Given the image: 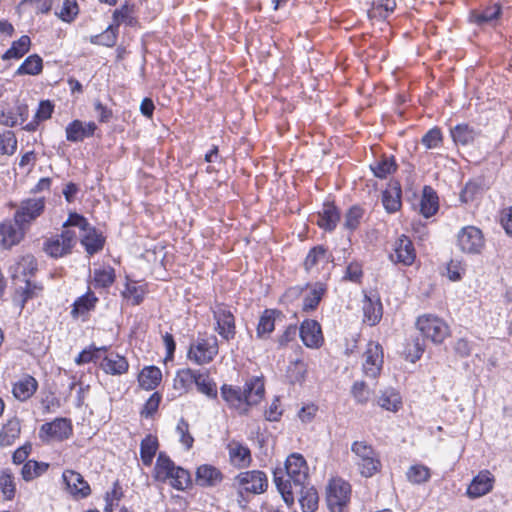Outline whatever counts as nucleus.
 Here are the masks:
<instances>
[{
	"mask_svg": "<svg viewBox=\"0 0 512 512\" xmlns=\"http://www.w3.org/2000/svg\"><path fill=\"white\" fill-rule=\"evenodd\" d=\"M308 471L307 462L299 453H292L282 467L275 468L274 483L288 506L293 505L292 489H301L306 484Z\"/></svg>",
	"mask_w": 512,
	"mask_h": 512,
	"instance_id": "obj_1",
	"label": "nucleus"
},
{
	"mask_svg": "<svg viewBox=\"0 0 512 512\" xmlns=\"http://www.w3.org/2000/svg\"><path fill=\"white\" fill-rule=\"evenodd\" d=\"M153 477L160 482L170 480L171 486L177 490H184L191 483L189 472L175 466L174 462L164 453L158 455Z\"/></svg>",
	"mask_w": 512,
	"mask_h": 512,
	"instance_id": "obj_2",
	"label": "nucleus"
},
{
	"mask_svg": "<svg viewBox=\"0 0 512 512\" xmlns=\"http://www.w3.org/2000/svg\"><path fill=\"white\" fill-rule=\"evenodd\" d=\"M65 226L77 227L80 231L82 245L88 254L93 255L102 250L104 246L103 236L88 223V221L77 213L70 214L65 222Z\"/></svg>",
	"mask_w": 512,
	"mask_h": 512,
	"instance_id": "obj_3",
	"label": "nucleus"
},
{
	"mask_svg": "<svg viewBox=\"0 0 512 512\" xmlns=\"http://www.w3.org/2000/svg\"><path fill=\"white\" fill-rule=\"evenodd\" d=\"M355 464L364 477H371L380 470L381 462L373 447L364 441H355L351 446Z\"/></svg>",
	"mask_w": 512,
	"mask_h": 512,
	"instance_id": "obj_4",
	"label": "nucleus"
},
{
	"mask_svg": "<svg viewBox=\"0 0 512 512\" xmlns=\"http://www.w3.org/2000/svg\"><path fill=\"white\" fill-rule=\"evenodd\" d=\"M218 350V340L215 336L198 337L190 344L187 357L197 365H205L213 361Z\"/></svg>",
	"mask_w": 512,
	"mask_h": 512,
	"instance_id": "obj_5",
	"label": "nucleus"
},
{
	"mask_svg": "<svg viewBox=\"0 0 512 512\" xmlns=\"http://www.w3.org/2000/svg\"><path fill=\"white\" fill-rule=\"evenodd\" d=\"M351 494V486L348 482L335 478L332 479L326 489V501L331 512H342L348 504Z\"/></svg>",
	"mask_w": 512,
	"mask_h": 512,
	"instance_id": "obj_6",
	"label": "nucleus"
},
{
	"mask_svg": "<svg viewBox=\"0 0 512 512\" xmlns=\"http://www.w3.org/2000/svg\"><path fill=\"white\" fill-rule=\"evenodd\" d=\"M416 326L425 338L434 343H442L449 334L447 324L439 317L430 314L418 317Z\"/></svg>",
	"mask_w": 512,
	"mask_h": 512,
	"instance_id": "obj_7",
	"label": "nucleus"
},
{
	"mask_svg": "<svg viewBox=\"0 0 512 512\" xmlns=\"http://www.w3.org/2000/svg\"><path fill=\"white\" fill-rule=\"evenodd\" d=\"M485 240L482 231L475 226L463 227L457 234V246L466 254H480Z\"/></svg>",
	"mask_w": 512,
	"mask_h": 512,
	"instance_id": "obj_8",
	"label": "nucleus"
},
{
	"mask_svg": "<svg viewBox=\"0 0 512 512\" xmlns=\"http://www.w3.org/2000/svg\"><path fill=\"white\" fill-rule=\"evenodd\" d=\"M70 226L64 225V230L61 234L56 235L45 242L44 249L51 257H62L70 253L72 247L76 243L77 234Z\"/></svg>",
	"mask_w": 512,
	"mask_h": 512,
	"instance_id": "obj_9",
	"label": "nucleus"
},
{
	"mask_svg": "<svg viewBox=\"0 0 512 512\" xmlns=\"http://www.w3.org/2000/svg\"><path fill=\"white\" fill-rule=\"evenodd\" d=\"M234 485L238 487L240 493H262L267 487V478L262 471H245L236 476Z\"/></svg>",
	"mask_w": 512,
	"mask_h": 512,
	"instance_id": "obj_10",
	"label": "nucleus"
},
{
	"mask_svg": "<svg viewBox=\"0 0 512 512\" xmlns=\"http://www.w3.org/2000/svg\"><path fill=\"white\" fill-rule=\"evenodd\" d=\"M383 349L377 342H369L363 353L362 370L366 377L375 379L383 366Z\"/></svg>",
	"mask_w": 512,
	"mask_h": 512,
	"instance_id": "obj_11",
	"label": "nucleus"
},
{
	"mask_svg": "<svg viewBox=\"0 0 512 512\" xmlns=\"http://www.w3.org/2000/svg\"><path fill=\"white\" fill-rule=\"evenodd\" d=\"M213 316L218 334L227 341L233 339L236 334V327L232 312L225 305L218 304L213 309Z\"/></svg>",
	"mask_w": 512,
	"mask_h": 512,
	"instance_id": "obj_12",
	"label": "nucleus"
},
{
	"mask_svg": "<svg viewBox=\"0 0 512 512\" xmlns=\"http://www.w3.org/2000/svg\"><path fill=\"white\" fill-rule=\"evenodd\" d=\"M45 200L43 197L31 198L21 202L19 209L14 215V220L21 225L30 223L43 212Z\"/></svg>",
	"mask_w": 512,
	"mask_h": 512,
	"instance_id": "obj_13",
	"label": "nucleus"
},
{
	"mask_svg": "<svg viewBox=\"0 0 512 512\" xmlns=\"http://www.w3.org/2000/svg\"><path fill=\"white\" fill-rule=\"evenodd\" d=\"M300 338L308 348L317 349L324 342L320 324L312 319L304 320L298 329Z\"/></svg>",
	"mask_w": 512,
	"mask_h": 512,
	"instance_id": "obj_14",
	"label": "nucleus"
},
{
	"mask_svg": "<svg viewBox=\"0 0 512 512\" xmlns=\"http://www.w3.org/2000/svg\"><path fill=\"white\" fill-rule=\"evenodd\" d=\"M72 434V425L66 418H56L50 423H45L40 428V437L44 439L64 440Z\"/></svg>",
	"mask_w": 512,
	"mask_h": 512,
	"instance_id": "obj_15",
	"label": "nucleus"
},
{
	"mask_svg": "<svg viewBox=\"0 0 512 512\" xmlns=\"http://www.w3.org/2000/svg\"><path fill=\"white\" fill-rule=\"evenodd\" d=\"M416 258L412 241L405 235H401L394 244V253L390 255L391 261L410 266Z\"/></svg>",
	"mask_w": 512,
	"mask_h": 512,
	"instance_id": "obj_16",
	"label": "nucleus"
},
{
	"mask_svg": "<svg viewBox=\"0 0 512 512\" xmlns=\"http://www.w3.org/2000/svg\"><path fill=\"white\" fill-rule=\"evenodd\" d=\"M221 396L231 408L240 414L248 412L250 404L243 389L224 384L221 387Z\"/></svg>",
	"mask_w": 512,
	"mask_h": 512,
	"instance_id": "obj_17",
	"label": "nucleus"
},
{
	"mask_svg": "<svg viewBox=\"0 0 512 512\" xmlns=\"http://www.w3.org/2000/svg\"><path fill=\"white\" fill-rule=\"evenodd\" d=\"M494 484V476L488 470L480 471L471 481L467 489V496L471 499L488 494Z\"/></svg>",
	"mask_w": 512,
	"mask_h": 512,
	"instance_id": "obj_18",
	"label": "nucleus"
},
{
	"mask_svg": "<svg viewBox=\"0 0 512 512\" xmlns=\"http://www.w3.org/2000/svg\"><path fill=\"white\" fill-rule=\"evenodd\" d=\"M68 491L75 497L86 498L90 495L91 489L89 484L84 480L82 475L74 470H65L62 475Z\"/></svg>",
	"mask_w": 512,
	"mask_h": 512,
	"instance_id": "obj_19",
	"label": "nucleus"
},
{
	"mask_svg": "<svg viewBox=\"0 0 512 512\" xmlns=\"http://www.w3.org/2000/svg\"><path fill=\"white\" fill-rule=\"evenodd\" d=\"M23 225L18 224L16 221L3 222L0 224V246L9 249L17 245L23 238Z\"/></svg>",
	"mask_w": 512,
	"mask_h": 512,
	"instance_id": "obj_20",
	"label": "nucleus"
},
{
	"mask_svg": "<svg viewBox=\"0 0 512 512\" xmlns=\"http://www.w3.org/2000/svg\"><path fill=\"white\" fill-rule=\"evenodd\" d=\"M229 459L232 465L238 468H245L251 463L250 449L242 443L232 440L227 445Z\"/></svg>",
	"mask_w": 512,
	"mask_h": 512,
	"instance_id": "obj_21",
	"label": "nucleus"
},
{
	"mask_svg": "<svg viewBox=\"0 0 512 512\" xmlns=\"http://www.w3.org/2000/svg\"><path fill=\"white\" fill-rule=\"evenodd\" d=\"M299 496V502L303 512H314L318 508V493L314 487H308L306 484L302 485L301 489H292V498Z\"/></svg>",
	"mask_w": 512,
	"mask_h": 512,
	"instance_id": "obj_22",
	"label": "nucleus"
},
{
	"mask_svg": "<svg viewBox=\"0 0 512 512\" xmlns=\"http://www.w3.org/2000/svg\"><path fill=\"white\" fill-rule=\"evenodd\" d=\"M100 367L106 374L122 375L128 371L129 364L125 357L110 353L102 359Z\"/></svg>",
	"mask_w": 512,
	"mask_h": 512,
	"instance_id": "obj_23",
	"label": "nucleus"
},
{
	"mask_svg": "<svg viewBox=\"0 0 512 512\" xmlns=\"http://www.w3.org/2000/svg\"><path fill=\"white\" fill-rule=\"evenodd\" d=\"M195 480L199 486H216L222 481V473L216 467L204 464L197 468Z\"/></svg>",
	"mask_w": 512,
	"mask_h": 512,
	"instance_id": "obj_24",
	"label": "nucleus"
},
{
	"mask_svg": "<svg viewBox=\"0 0 512 512\" xmlns=\"http://www.w3.org/2000/svg\"><path fill=\"white\" fill-rule=\"evenodd\" d=\"M316 217V223L319 227L332 231L339 222L340 214L333 204L326 203Z\"/></svg>",
	"mask_w": 512,
	"mask_h": 512,
	"instance_id": "obj_25",
	"label": "nucleus"
},
{
	"mask_svg": "<svg viewBox=\"0 0 512 512\" xmlns=\"http://www.w3.org/2000/svg\"><path fill=\"white\" fill-rule=\"evenodd\" d=\"M382 203L388 213H394L401 207V187L398 183L389 184L382 193Z\"/></svg>",
	"mask_w": 512,
	"mask_h": 512,
	"instance_id": "obj_26",
	"label": "nucleus"
},
{
	"mask_svg": "<svg viewBox=\"0 0 512 512\" xmlns=\"http://www.w3.org/2000/svg\"><path fill=\"white\" fill-rule=\"evenodd\" d=\"M37 381L32 376H25L13 386V395L20 401L29 399L37 389Z\"/></svg>",
	"mask_w": 512,
	"mask_h": 512,
	"instance_id": "obj_27",
	"label": "nucleus"
},
{
	"mask_svg": "<svg viewBox=\"0 0 512 512\" xmlns=\"http://www.w3.org/2000/svg\"><path fill=\"white\" fill-rule=\"evenodd\" d=\"M161 379V370L156 366L143 368L138 376L139 385L145 390L155 389L159 385Z\"/></svg>",
	"mask_w": 512,
	"mask_h": 512,
	"instance_id": "obj_28",
	"label": "nucleus"
},
{
	"mask_svg": "<svg viewBox=\"0 0 512 512\" xmlns=\"http://www.w3.org/2000/svg\"><path fill=\"white\" fill-rule=\"evenodd\" d=\"M377 404L390 412H397L402 407V398L393 388L385 389L377 398Z\"/></svg>",
	"mask_w": 512,
	"mask_h": 512,
	"instance_id": "obj_29",
	"label": "nucleus"
},
{
	"mask_svg": "<svg viewBox=\"0 0 512 512\" xmlns=\"http://www.w3.org/2000/svg\"><path fill=\"white\" fill-rule=\"evenodd\" d=\"M330 260V256L327 253V250L322 246L313 247L304 261V268L307 272H311L314 269H318V267L322 264L328 263Z\"/></svg>",
	"mask_w": 512,
	"mask_h": 512,
	"instance_id": "obj_30",
	"label": "nucleus"
},
{
	"mask_svg": "<svg viewBox=\"0 0 512 512\" xmlns=\"http://www.w3.org/2000/svg\"><path fill=\"white\" fill-rule=\"evenodd\" d=\"M194 385L196 386L198 392L206 395L207 397H217L216 383L210 378L207 371H196Z\"/></svg>",
	"mask_w": 512,
	"mask_h": 512,
	"instance_id": "obj_31",
	"label": "nucleus"
},
{
	"mask_svg": "<svg viewBox=\"0 0 512 512\" xmlns=\"http://www.w3.org/2000/svg\"><path fill=\"white\" fill-rule=\"evenodd\" d=\"M21 432L20 421L17 418L9 419L0 431V445L10 446L19 437Z\"/></svg>",
	"mask_w": 512,
	"mask_h": 512,
	"instance_id": "obj_32",
	"label": "nucleus"
},
{
	"mask_svg": "<svg viewBox=\"0 0 512 512\" xmlns=\"http://www.w3.org/2000/svg\"><path fill=\"white\" fill-rule=\"evenodd\" d=\"M437 210L438 196L430 186H425L420 201V212L424 217L429 218L434 215Z\"/></svg>",
	"mask_w": 512,
	"mask_h": 512,
	"instance_id": "obj_33",
	"label": "nucleus"
},
{
	"mask_svg": "<svg viewBox=\"0 0 512 512\" xmlns=\"http://www.w3.org/2000/svg\"><path fill=\"white\" fill-rule=\"evenodd\" d=\"M31 47V39L27 35L21 36L18 40L14 41L11 47L2 55L4 61L18 60L29 52Z\"/></svg>",
	"mask_w": 512,
	"mask_h": 512,
	"instance_id": "obj_34",
	"label": "nucleus"
},
{
	"mask_svg": "<svg viewBox=\"0 0 512 512\" xmlns=\"http://www.w3.org/2000/svg\"><path fill=\"white\" fill-rule=\"evenodd\" d=\"M364 322L370 326L376 325L382 317V305L378 300L373 301L365 295L363 301Z\"/></svg>",
	"mask_w": 512,
	"mask_h": 512,
	"instance_id": "obj_35",
	"label": "nucleus"
},
{
	"mask_svg": "<svg viewBox=\"0 0 512 512\" xmlns=\"http://www.w3.org/2000/svg\"><path fill=\"white\" fill-rule=\"evenodd\" d=\"M196 371L190 368L179 370L174 378V389L179 391L180 394L190 391L194 385Z\"/></svg>",
	"mask_w": 512,
	"mask_h": 512,
	"instance_id": "obj_36",
	"label": "nucleus"
},
{
	"mask_svg": "<svg viewBox=\"0 0 512 512\" xmlns=\"http://www.w3.org/2000/svg\"><path fill=\"white\" fill-rule=\"evenodd\" d=\"M278 314L276 310L266 309L257 325V337L264 339L267 338L275 329V317Z\"/></svg>",
	"mask_w": 512,
	"mask_h": 512,
	"instance_id": "obj_37",
	"label": "nucleus"
},
{
	"mask_svg": "<svg viewBox=\"0 0 512 512\" xmlns=\"http://www.w3.org/2000/svg\"><path fill=\"white\" fill-rule=\"evenodd\" d=\"M250 406L260 402L264 395V383L259 377H253L247 381L243 388Z\"/></svg>",
	"mask_w": 512,
	"mask_h": 512,
	"instance_id": "obj_38",
	"label": "nucleus"
},
{
	"mask_svg": "<svg viewBox=\"0 0 512 512\" xmlns=\"http://www.w3.org/2000/svg\"><path fill=\"white\" fill-rule=\"evenodd\" d=\"M97 301L98 298L94 295V293L88 291L74 302L71 315L73 317H78L88 313L94 309Z\"/></svg>",
	"mask_w": 512,
	"mask_h": 512,
	"instance_id": "obj_39",
	"label": "nucleus"
},
{
	"mask_svg": "<svg viewBox=\"0 0 512 512\" xmlns=\"http://www.w3.org/2000/svg\"><path fill=\"white\" fill-rule=\"evenodd\" d=\"M451 136L456 144L465 146L473 143L477 132L467 124H458L451 129Z\"/></svg>",
	"mask_w": 512,
	"mask_h": 512,
	"instance_id": "obj_40",
	"label": "nucleus"
},
{
	"mask_svg": "<svg viewBox=\"0 0 512 512\" xmlns=\"http://www.w3.org/2000/svg\"><path fill=\"white\" fill-rule=\"evenodd\" d=\"M396 8L395 0H375L371 8L368 10V16L371 19L387 18Z\"/></svg>",
	"mask_w": 512,
	"mask_h": 512,
	"instance_id": "obj_41",
	"label": "nucleus"
},
{
	"mask_svg": "<svg viewBox=\"0 0 512 512\" xmlns=\"http://www.w3.org/2000/svg\"><path fill=\"white\" fill-rule=\"evenodd\" d=\"M158 450V440L152 435H147L140 445V456L145 466L152 464L153 458Z\"/></svg>",
	"mask_w": 512,
	"mask_h": 512,
	"instance_id": "obj_42",
	"label": "nucleus"
},
{
	"mask_svg": "<svg viewBox=\"0 0 512 512\" xmlns=\"http://www.w3.org/2000/svg\"><path fill=\"white\" fill-rule=\"evenodd\" d=\"M54 105L49 100H43L39 103V107L35 113L33 121L26 125L28 131L36 130L38 124L49 119L53 113Z\"/></svg>",
	"mask_w": 512,
	"mask_h": 512,
	"instance_id": "obj_43",
	"label": "nucleus"
},
{
	"mask_svg": "<svg viewBox=\"0 0 512 512\" xmlns=\"http://www.w3.org/2000/svg\"><path fill=\"white\" fill-rule=\"evenodd\" d=\"M42 59L34 54L27 57L24 62L18 67L15 75H37L42 71Z\"/></svg>",
	"mask_w": 512,
	"mask_h": 512,
	"instance_id": "obj_44",
	"label": "nucleus"
},
{
	"mask_svg": "<svg viewBox=\"0 0 512 512\" xmlns=\"http://www.w3.org/2000/svg\"><path fill=\"white\" fill-rule=\"evenodd\" d=\"M0 491L4 500L10 501L15 497V477L9 470H3L0 474Z\"/></svg>",
	"mask_w": 512,
	"mask_h": 512,
	"instance_id": "obj_45",
	"label": "nucleus"
},
{
	"mask_svg": "<svg viewBox=\"0 0 512 512\" xmlns=\"http://www.w3.org/2000/svg\"><path fill=\"white\" fill-rule=\"evenodd\" d=\"M396 163L393 158L384 157L381 160L375 161L370 165L374 175L380 179L386 178L388 175L396 171Z\"/></svg>",
	"mask_w": 512,
	"mask_h": 512,
	"instance_id": "obj_46",
	"label": "nucleus"
},
{
	"mask_svg": "<svg viewBox=\"0 0 512 512\" xmlns=\"http://www.w3.org/2000/svg\"><path fill=\"white\" fill-rule=\"evenodd\" d=\"M117 33L118 28H116L114 25H110L103 33L91 36L90 42L96 45L112 47L116 44Z\"/></svg>",
	"mask_w": 512,
	"mask_h": 512,
	"instance_id": "obj_47",
	"label": "nucleus"
},
{
	"mask_svg": "<svg viewBox=\"0 0 512 512\" xmlns=\"http://www.w3.org/2000/svg\"><path fill=\"white\" fill-rule=\"evenodd\" d=\"M406 477L413 484H422L430 479V469L424 465H412L406 472Z\"/></svg>",
	"mask_w": 512,
	"mask_h": 512,
	"instance_id": "obj_48",
	"label": "nucleus"
},
{
	"mask_svg": "<svg viewBox=\"0 0 512 512\" xmlns=\"http://www.w3.org/2000/svg\"><path fill=\"white\" fill-rule=\"evenodd\" d=\"M325 292V288L322 284L317 283L312 290L303 299V310L311 311L316 309L320 303L322 296Z\"/></svg>",
	"mask_w": 512,
	"mask_h": 512,
	"instance_id": "obj_49",
	"label": "nucleus"
},
{
	"mask_svg": "<svg viewBox=\"0 0 512 512\" xmlns=\"http://www.w3.org/2000/svg\"><path fill=\"white\" fill-rule=\"evenodd\" d=\"M79 13V7L76 0H64L62 7L56 12V15L64 22H72Z\"/></svg>",
	"mask_w": 512,
	"mask_h": 512,
	"instance_id": "obj_50",
	"label": "nucleus"
},
{
	"mask_svg": "<svg viewBox=\"0 0 512 512\" xmlns=\"http://www.w3.org/2000/svg\"><path fill=\"white\" fill-rule=\"evenodd\" d=\"M500 7L498 5H493L491 7H487L482 11L474 12L472 14V19L477 24H486L491 23L500 15Z\"/></svg>",
	"mask_w": 512,
	"mask_h": 512,
	"instance_id": "obj_51",
	"label": "nucleus"
},
{
	"mask_svg": "<svg viewBox=\"0 0 512 512\" xmlns=\"http://www.w3.org/2000/svg\"><path fill=\"white\" fill-rule=\"evenodd\" d=\"M17 148V139L12 131L0 134V155H12Z\"/></svg>",
	"mask_w": 512,
	"mask_h": 512,
	"instance_id": "obj_52",
	"label": "nucleus"
},
{
	"mask_svg": "<svg viewBox=\"0 0 512 512\" xmlns=\"http://www.w3.org/2000/svg\"><path fill=\"white\" fill-rule=\"evenodd\" d=\"M47 468L46 464H40L36 461L26 462L22 469L21 475L25 481H31L34 478L40 476Z\"/></svg>",
	"mask_w": 512,
	"mask_h": 512,
	"instance_id": "obj_53",
	"label": "nucleus"
},
{
	"mask_svg": "<svg viewBox=\"0 0 512 512\" xmlns=\"http://www.w3.org/2000/svg\"><path fill=\"white\" fill-rule=\"evenodd\" d=\"M351 394L355 401L359 404H366L371 397V391L364 381H356L352 388Z\"/></svg>",
	"mask_w": 512,
	"mask_h": 512,
	"instance_id": "obj_54",
	"label": "nucleus"
},
{
	"mask_svg": "<svg viewBox=\"0 0 512 512\" xmlns=\"http://www.w3.org/2000/svg\"><path fill=\"white\" fill-rule=\"evenodd\" d=\"M115 280L114 270L110 267L103 269H96L94 271V281L96 286L109 287Z\"/></svg>",
	"mask_w": 512,
	"mask_h": 512,
	"instance_id": "obj_55",
	"label": "nucleus"
},
{
	"mask_svg": "<svg viewBox=\"0 0 512 512\" xmlns=\"http://www.w3.org/2000/svg\"><path fill=\"white\" fill-rule=\"evenodd\" d=\"M85 138L83 122L80 120L72 121L66 127V139L70 142H80Z\"/></svg>",
	"mask_w": 512,
	"mask_h": 512,
	"instance_id": "obj_56",
	"label": "nucleus"
},
{
	"mask_svg": "<svg viewBox=\"0 0 512 512\" xmlns=\"http://www.w3.org/2000/svg\"><path fill=\"white\" fill-rule=\"evenodd\" d=\"M144 294V289L135 284H127L123 291V296L130 301L132 305H139L144 299Z\"/></svg>",
	"mask_w": 512,
	"mask_h": 512,
	"instance_id": "obj_57",
	"label": "nucleus"
},
{
	"mask_svg": "<svg viewBox=\"0 0 512 512\" xmlns=\"http://www.w3.org/2000/svg\"><path fill=\"white\" fill-rule=\"evenodd\" d=\"M107 348L105 346L100 348H93L88 350H83L75 359V362L78 365L89 363V362H96L100 359V353L106 352Z\"/></svg>",
	"mask_w": 512,
	"mask_h": 512,
	"instance_id": "obj_58",
	"label": "nucleus"
},
{
	"mask_svg": "<svg viewBox=\"0 0 512 512\" xmlns=\"http://www.w3.org/2000/svg\"><path fill=\"white\" fill-rule=\"evenodd\" d=\"M422 144L427 149H434L440 146L442 143V133L437 127L430 129L423 137Z\"/></svg>",
	"mask_w": 512,
	"mask_h": 512,
	"instance_id": "obj_59",
	"label": "nucleus"
},
{
	"mask_svg": "<svg viewBox=\"0 0 512 512\" xmlns=\"http://www.w3.org/2000/svg\"><path fill=\"white\" fill-rule=\"evenodd\" d=\"M363 216V211L358 206L351 207L345 216L344 226L349 230H354L360 223V219Z\"/></svg>",
	"mask_w": 512,
	"mask_h": 512,
	"instance_id": "obj_60",
	"label": "nucleus"
},
{
	"mask_svg": "<svg viewBox=\"0 0 512 512\" xmlns=\"http://www.w3.org/2000/svg\"><path fill=\"white\" fill-rule=\"evenodd\" d=\"M177 433L180 436V442L186 447V449H190L193 446L194 438L189 433V424L183 418L179 420L177 427Z\"/></svg>",
	"mask_w": 512,
	"mask_h": 512,
	"instance_id": "obj_61",
	"label": "nucleus"
},
{
	"mask_svg": "<svg viewBox=\"0 0 512 512\" xmlns=\"http://www.w3.org/2000/svg\"><path fill=\"white\" fill-rule=\"evenodd\" d=\"M131 12H132V9L131 7L128 5V3H125L124 5H122L120 8L116 9L114 12H113V19H114V22H115V27L118 28V26L121 24V23H128V24H131L132 23V17H131Z\"/></svg>",
	"mask_w": 512,
	"mask_h": 512,
	"instance_id": "obj_62",
	"label": "nucleus"
},
{
	"mask_svg": "<svg viewBox=\"0 0 512 512\" xmlns=\"http://www.w3.org/2000/svg\"><path fill=\"white\" fill-rule=\"evenodd\" d=\"M307 371L306 364L302 361L297 359L294 361L290 366L288 372L290 373V378L292 381L295 382H301L305 378V374Z\"/></svg>",
	"mask_w": 512,
	"mask_h": 512,
	"instance_id": "obj_63",
	"label": "nucleus"
},
{
	"mask_svg": "<svg viewBox=\"0 0 512 512\" xmlns=\"http://www.w3.org/2000/svg\"><path fill=\"white\" fill-rule=\"evenodd\" d=\"M362 266L358 262H351L347 267L343 279L352 282H359L362 278Z\"/></svg>",
	"mask_w": 512,
	"mask_h": 512,
	"instance_id": "obj_64",
	"label": "nucleus"
}]
</instances>
